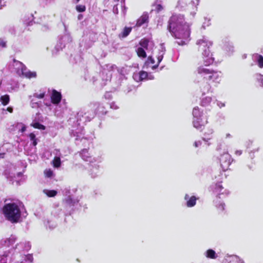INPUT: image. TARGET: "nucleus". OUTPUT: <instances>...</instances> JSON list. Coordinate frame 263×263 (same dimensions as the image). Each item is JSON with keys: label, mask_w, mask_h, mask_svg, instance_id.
<instances>
[{"label": "nucleus", "mask_w": 263, "mask_h": 263, "mask_svg": "<svg viewBox=\"0 0 263 263\" xmlns=\"http://www.w3.org/2000/svg\"><path fill=\"white\" fill-rule=\"evenodd\" d=\"M196 44L199 46V50L202 53L204 63V65L200 66L197 68L198 73L210 82L216 84H219L222 77L221 72L208 68L214 62V58L209 50L210 47L212 45V42L203 36L202 39L198 40Z\"/></svg>", "instance_id": "f257e3e1"}, {"label": "nucleus", "mask_w": 263, "mask_h": 263, "mask_svg": "<svg viewBox=\"0 0 263 263\" xmlns=\"http://www.w3.org/2000/svg\"><path fill=\"white\" fill-rule=\"evenodd\" d=\"M168 29L172 35L179 40L177 41L178 45H183L189 41L190 29L189 25L184 22L183 15H173L168 22Z\"/></svg>", "instance_id": "f03ea898"}, {"label": "nucleus", "mask_w": 263, "mask_h": 263, "mask_svg": "<svg viewBox=\"0 0 263 263\" xmlns=\"http://www.w3.org/2000/svg\"><path fill=\"white\" fill-rule=\"evenodd\" d=\"M95 116V111L92 109H83L79 111L77 114V124L79 126L76 129H72L70 132L71 136L76 137V140H82L84 137L83 126L81 123H85L90 121Z\"/></svg>", "instance_id": "7ed1b4c3"}, {"label": "nucleus", "mask_w": 263, "mask_h": 263, "mask_svg": "<svg viewBox=\"0 0 263 263\" xmlns=\"http://www.w3.org/2000/svg\"><path fill=\"white\" fill-rule=\"evenodd\" d=\"M61 93L55 90H53L51 95V102H47L44 100V103L46 106L50 108L52 104L55 105L54 108L55 115L57 116H60L67 108L66 104L65 102H63L59 104L61 102Z\"/></svg>", "instance_id": "20e7f679"}, {"label": "nucleus", "mask_w": 263, "mask_h": 263, "mask_svg": "<svg viewBox=\"0 0 263 263\" xmlns=\"http://www.w3.org/2000/svg\"><path fill=\"white\" fill-rule=\"evenodd\" d=\"M3 211L7 220L12 223L18 222L21 218V210L17 204L14 202L6 204Z\"/></svg>", "instance_id": "39448f33"}, {"label": "nucleus", "mask_w": 263, "mask_h": 263, "mask_svg": "<svg viewBox=\"0 0 263 263\" xmlns=\"http://www.w3.org/2000/svg\"><path fill=\"white\" fill-rule=\"evenodd\" d=\"M12 66L13 67L15 71L20 76H24L29 79L36 78V73L35 71L28 70L26 67L18 61L13 59Z\"/></svg>", "instance_id": "423d86ee"}, {"label": "nucleus", "mask_w": 263, "mask_h": 263, "mask_svg": "<svg viewBox=\"0 0 263 263\" xmlns=\"http://www.w3.org/2000/svg\"><path fill=\"white\" fill-rule=\"evenodd\" d=\"M193 126L197 129H201L202 127L207 123L206 121H204L202 118V112L200 111L198 107H195L193 110Z\"/></svg>", "instance_id": "0eeeda50"}, {"label": "nucleus", "mask_w": 263, "mask_h": 263, "mask_svg": "<svg viewBox=\"0 0 263 263\" xmlns=\"http://www.w3.org/2000/svg\"><path fill=\"white\" fill-rule=\"evenodd\" d=\"M63 24L65 28V33L60 37L59 41L55 46L54 50H56L57 52L61 50L67 45L72 42V38L70 34L67 32V27L65 24Z\"/></svg>", "instance_id": "6e6552de"}, {"label": "nucleus", "mask_w": 263, "mask_h": 263, "mask_svg": "<svg viewBox=\"0 0 263 263\" xmlns=\"http://www.w3.org/2000/svg\"><path fill=\"white\" fill-rule=\"evenodd\" d=\"M220 165L223 171L227 170L230 165L232 159L231 155L228 153H224L221 155L219 158Z\"/></svg>", "instance_id": "1a4fd4ad"}, {"label": "nucleus", "mask_w": 263, "mask_h": 263, "mask_svg": "<svg viewBox=\"0 0 263 263\" xmlns=\"http://www.w3.org/2000/svg\"><path fill=\"white\" fill-rule=\"evenodd\" d=\"M210 190L218 195L223 194H228L229 192L226 190H223V187L220 183L212 184L210 186Z\"/></svg>", "instance_id": "9d476101"}, {"label": "nucleus", "mask_w": 263, "mask_h": 263, "mask_svg": "<svg viewBox=\"0 0 263 263\" xmlns=\"http://www.w3.org/2000/svg\"><path fill=\"white\" fill-rule=\"evenodd\" d=\"M16 240V237L11 235L10 237L3 238L0 240V246L9 247L13 245Z\"/></svg>", "instance_id": "9b49d317"}, {"label": "nucleus", "mask_w": 263, "mask_h": 263, "mask_svg": "<svg viewBox=\"0 0 263 263\" xmlns=\"http://www.w3.org/2000/svg\"><path fill=\"white\" fill-rule=\"evenodd\" d=\"M80 156L82 159L85 161H89L90 163H93L96 161L95 158H92L90 154L88 152V149L84 148L80 152Z\"/></svg>", "instance_id": "f8f14e48"}, {"label": "nucleus", "mask_w": 263, "mask_h": 263, "mask_svg": "<svg viewBox=\"0 0 263 263\" xmlns=\"http://www.w3.org/2000/svg\"><path fill=\"white\" fill-rule=\"evenodd\" d=\"M198 199V198L195 197V196H192L190 197L189 194H185L184 196V200L186 201V205L188 208L193 207L196 205V200Z\"/></svg>", "instance_id": "ddd939ff"}, {"label": "nucleus", "mask_w": 263, "mask_h": 263, "mask_svg": "<svg viewBox=\"0 0 263 263\" xmlns=\"http://www.w3.org/2000/svg\"><path fill=\"white\" fill-rule=\"evenodd\" d=\"M165 52V48L163 44H161L160 46L159 49V52L157 56V60H158V64L156 65H154L152 67L153 69H156L158 66L159 63L161 62V61L162 60L163 55Z\"/></svg>", "instance_id": "4468645a"}, {"label": "nucleus", "mask_w": 263, "mask_h": 263, "mask_svg": "<svg viewBox=\"0 0 263 263\" xmlns=\"http://www.w3.org/2000/svg\"><path fill=\"white\" fill-rule=\"evenodd\" d=\"M89 170V174L91 178H95L99 176V165L97 164L91 165Z\"/></svg>", "instance_id": "2eb2a0df"}, {"label": "nucleus", "mask_w": 263, "mask_h": 263, "mask_svg": "<svg viewBox=\"0 0 263 263\" xmlns=\"http://www.w3.org/2000/svg\"><path fill=\"white\" fill-rule=\"evenodd\" d=\"M224 263H245L243 260L237 255L227 256L224 260Z\"/></svg>", "instance_id": "dca6fc26"}, {"label": "nucleus", "mask_w": 263, "mask_h": 263, "mask_svg": "<svg viewBox=\"0 0 263 263\" xmlns=\"http://www.w3.org/2000/svg\"><path fill=\"white\" fill-rule=\"evenodd\" d=\"M5 174L6 177L11 181L19 182L18 178L21 177L23 175L21 172L17 173L16 174L13 173H9L7 171H5Z\"/></svg>", "instance_id": "f3484780"}, {"label": "nucleus", "mask_w": 263, "mask_h": 263, "mask_svg": "<svg viewBox=\"0 0 263 263\" xmlns=\"http://www.w3.org/2000/svg\"><path fill=\"white\" fill-rule=\"evenodd\" d=\"M203 254L205 257L209 259H216L219 257L218 253L212 249H208Z\"/></svg>", "instance_id": "a211bd4d"}, {"label": "nucleus", "mask_w": 263, "mask_h": 263, "mask_svg": "<svg viewBox=\"0 0 263 263\" xmlns=\"http://www.w3.org/2000/svg\"><path fill=\"white\" fill-rule=\"evenodd\" d=\"M31 245L29 242H20L16 246V249L19 250L28 251L30 249Z\"/></svg>", "instance_id": "6ab92c4d"}, {"label": "nucleus", "mask_w": 263, "mask_h": 263, "mask_svg": "<svg viewBox=\"0 0 263 263\" xmlns=\"http://www.w3.org/2000/svg\"><path fill=\"white\" fill-rule=\"evenodd\" d=\"M30 99V106L32 108H41L42 106V103L41 101H37L36 99L34 98H31L32 96H30L29 97Z\"/></svg>", "instance_id": "aec40b11"}, {"label": "nucleus", "mask_w": 263, "mask_h": 263, "mask_svg": "<svg viewBox=\"0 0 263 263\" xmlns=\"http://www.w3.org/2000/svg\"><path fill=\"white\" fill-rule=\"evenodd\" d=\"M148 16L147 13H144L137 22L136 26L140 27L147 22Z\"/></svg>", "instance_id": "412c9836"}, {"label": "nucleus", "mask_w": 263, "mask_h": 263, "mask_svg": "<svg viewBox=\"0 0 263 263\" xmlns=\"http://www.w3.org/2000/svg\"><path fill=\"white\" fill-rule=\"evenodd\" d=\"M162 0H156L155 3L153 5L154 9L157 13L160 12L163 9V7L162 5Z\"/></svg>", "instance_id": "4be33fe9"}, {"label": "nucleus", "mask_w": 263, "mask_h": 263, "mask_svg": "<svg viewBox=\"0 0 263 263\" xmlns=\"http://www.w3.org/2000/svg\"><path fill=\"white\" fill-rule=\"evenodd\" d=\"M253 59L257 62L258 65L260 68H263V57L258 53L253 55Z\"/></svg>", "instance_id": "5701e85b"}, {"label": "nucleus", "mask_w": 263, "mask_h": 263, "mask_svg": "<svg viewBox=\"0 0 263 263\" xmlns=\"http://www.w3.org/2000/svg\"><path fill=\"white\" fill-rule=\"evenodd\" d=\"M139 44H140V46H141V47H142L143 49H145L146 50L148 49V46H153V44L152 42H151L146 39H142L140 41Z\"/></svg>", "instance_id": "b1692460"}, {"label": "nucleus", "mask_w": 263, "mask_h": 263, "mask_svg": "<svg viewBox=\"0 0 263 263\" xmlns=\"http://www.w3.org/2000/svg\"><path fill=\"white\" fill-rule=\"evenodd\" d=\"M132 31L131 27H125L123 31L119 34V37L123 39L127 37Z\"/></svg>", "instance_id": "393cba45"}, {"label": "nucleus", "mask_w": 263, "mask_h": 263, "mask_svg": "<svg viewBox=\"0 0 263 263\" xmlns=\"http://www.w3.org/2000/svg\"><path fill=\"white\" fill-rule=\"evenodd\" d=\"M46 95V91L44 89H41L39 91L35 92L32 97L35 99H43Z\"/></svg>", "instance_id": "a878e982"}, {"label": "nucleus", "mask_w": 263, "mask_h": 263, "mask_svg": "<svg viewBox=\"0 0 263 263\" xmlns=\"http://www.w3.org/2000/svg\"><path fill=\"white\" fill-rule=\"evenodd\" d=\"M10 251H7L4 252L2 255H0V263H7V261L9 257Z\"/></svg>", "instance_id": "bb28decb"}, {"label": "nucleus", "mask_w": 263, "mask_h": 263, "mask_svg": "<svg viewBox=\"0 0 263 263\" xmlns=\"http://www.w3.org/2000/svg\"><path fill=\"white\" fill-rule=\"evenodd\" d=\"M223 48L229 52H232L234 50V47L232 43L228 41H225L224 43Z\"/></svg>", "instance_id": "cd10ccee"}, {"label": "nucleus", "mask_w": 263, "mask_h": 263, "mask_svg": "<svg viewBox=\"0 0 263 263\" xmlns=\"http://www.w3.org/2000/svg\"><path fill=\"white\" fill-rule=\"evenodd\" d=\"M65 201L69 206H74L78 202L77 200L73 199L70 196H68Z\"/></svg>", "instance_id": "c85d7f7f"}, {"label": "nucleus", "mask_w": 263, "mask_h": 263, "mask_svg": "<svg viewBox=\"0 0 263 263\" xmlns=\"http://www.w3.org/2000/svg\"><path fill=\"white\" fill-rule=\"evenodd\" d=\"M213 133V130L212 129H209L207 133H205L202 138L203 140L205 142H208L209 140L212 139Z\"/></svg>", "instance_id": "c756f323"}, {"label": "nucleus", "mask_w": 263, "mask_h": 263, "mask_svg": "<svg viewBox=\"0 0 263 263\" xmlns=\"http://www.w3.org/2000/svg\"><path fill=\"white\" fill-rule=\"evenodd\" d=\"M43 193L49 197H53L57 195V191L55 190H49L47 189H44Z\"/></svg>", "instance_id": "7c9ffc66"}, {"label": "nucleus", "mask_w": 263, "mask_h": 263, "mask_svg": "<svg viewBox=\"0 0 263 263\" xmlns=\"http://www.w3.org/2000/svg\"><path fill=\"white\" fill-rule=\"evenodd\" d=\"M4 31L6 32H9L11 34H14L15 33V29L14 26L12 25H8L5 27Z\"/></svg>", "instance_id": "2f4dec72"}, {"label": "nucleus", "mask_w": 263, "mask_h": 263, "mask_svg": "<svg viewBox=\"0 0 263 263\" xmlns=\"http://www.w3.org/2000/svg\"><path fill=\"white\" fill-rule=\"evenodd\" d=\"M10 101V98L9 95H5L4 96H2L0 98V101L1 102L2 104L4 105H7Z\"/></svg>", "instance_id": "473e14b6"}, {"label": "nucleus", "mask_w": 263, "mask_h": 263, "mask_svg": "<svg viewBox=\"0 0 263 263\" xmlns=\"http://www.w3.org/2000/svg\"><path fill=\"white\" fill-rule=\"evenodd\" d=\"M137 53L138 57L140 58H144L146 57L145 49H143L142 47H138L137 49Z\"/></svg>", "instance_id": "72a5a7b5"}, {"label": "nucleus", "mask_w": 263, "mask_h": 263, "mask_svg": "<svg viewBox=\"0 0 263 263\" xmlns=\"http://www.w3.org/2000/svg\"><path fill=\"white\" fill-rule=\"evenodd\" d=\"M212 101V98L209 97H206L203 98L201 101V105L203 106H208Z\"/></svg>", "instance_id": "f704fd0d"}, {"label": "nucleus", "mask_w": 263, "mask_h": 263, "mask_svg": "<svg viewBox=\"0 0 263 263\" xmlns=\"http://www.w3.org/2000/svg\"><path fill=\"white\" fill-rule=\"evenodd\" d=\"M45 225L46 228H48L50 230H52L55 228L57 226V224L55 222L51 220H47L45 222Z\"/></svg>", "instance_id": "c9c22d12"}, {"label": "nucleus", "mask_w": 263, "mask_h": 263, "mask_svg": "<svg viewBox=\"0 0 263 263\" xmlns=\"http://www.w3.org/2000/svg\"><path fill=\"white\" fill-rule=\"evenodd\" d=\"M215 204L216 208L220 211H223L224 210L225 204L221 201H215Z\"/></svg>", "instance_id": "e433bc0d"}, {"label": "nucleus", "mask_w": 263, "mask_h": 263, "mask_svg": "<svg viewBox=\"0 0 263 263\" xmlns=\"http://www.w3.org/2000/svg\"><path fill=\"white\" fill-rule=\"evenodd\" d=\"M211 89V87L210 85L208 83L205 84L203 86L201 87V90L202 92L203 95L205 94L206 93L209 92Z\"/></svg>", "instance_id": "4c0bfd02"}, {"label": "nucleus", "mask_w": 263, "mask_h": 263, "mask_svg": "<svg viewBox=\"0 0 263 263\" xmlns=\"http://www.w3.org/2000/svg\"><path fill=\"white\" fill-rule=\"evenodd\" d=\"M61 162L60 158L54 157L52 160V164L54 167L58 168L61 166Z\"/></svg>", "instance_id": "58836bf2"}, {"label": "nucleus", "mask_w": 263, "mask_h": 263, "mask_svg": "<svg viewBox=\"0 0 263 263\" xmlns=\"http://www.w3.org/2000/svg\"><path fill=\"white\" fill-rule=\"evenodd\" d=\"M31 125L35 128H37V129H45V126L40 124L39 122L32 123L31 124Z\"/></svg>", "instance_id": "ea45409f"}, {"label": "nucleus", "mask_w": 263, "mask_h": 263, "mask_svg": "<svg viewBox=\"0 0 263 263\" xmlns=\"http://www.w3.org/2000/svg\"><path fill=\"white\" fill-rule=\"evenodd\" d=\"M44 174L46 177L52 178L53 176V171L50 169H46L44 171Z\"/></svg>", "instance_id": "a19ab883"}, {"label": "nucleus", "mask_w": 263, "mask_h": 263, "mask_svg": "<svg viewBox=\"0 0 263 263\" xmlns=\"http://www.w3.org/2000/svg\"><path fill=\"white\" fill-rule=\"evenodd\" d=\"M154 59L152 57H149L144 64V68L149 66L150 64H154Z\"/></svg>", "instance_id": "79ce46f5"}, {"label": "nucleus", "mask_w": 263, "mask_h": 263, "mask_svg": "<svg viewBox=\"0 0 263 263\" xmlns=\"http://www.w3.org/2000/svg\"><path fill=\"white\" fill-rule=\"evenodd\" d=\"M29 138L31 141H32V144L35 146L37 144L36 139L35 138V135L33 133L30 134Z\"/></svg>", "instance_id": "37998d69"}, {"label": "nucleus", "mask_w": 263, "mask_h": 263, "mask_svg": "<svg viewBox=\"0 0 263 263\" xmlns=\"http://www.w3.org/2000/svg\"><path fill=\"white\" fill-rule=\"evenodd\" d=\"M139 74L140 76V78L142 81L147 79V77H148V73L145 71H141L139 72Z\"/></svg>", "instance_id": "c03bdc74"}, {"label": "nucleus", "mask_w": 263, "mask_h": 263, "mask_svg": "<svg viewBox=\"0 0 263 263\" xmlns=\"http://www.w3.org/2000/svg\"><path fill=\"white\" fill-rule=\"evenodd\" d=\"M86 7L84 5H79L76 6V10L80 12H82L85 11Z\"/></svg>", "instance_id": "a18cd8bd"}, {"label": "nucleus", "mask_w": 263, "mask_h": 263, "mask_svg": "<svg viewBox=\"0 0 263 263\" xmlns=\"http://www.w3.org/2000/svg\"><path fill=\"white\" fill-rule=\"evenodd\" d=\"M25 260L26 261H27V262H32L33 260V258L32 255L30 254H27L25 257Z\"/></svg>", "instance_id": "49530a36"}, {"label": "nucleus", "mask_w": 263, "mask_h": 263, "mask_svg": "<svg viewBox=\"0 0 263 263\" xmlns=\"http://www.w3.org/2000/svg\"><path fill=\"white\" fill-rule=\"evenodd\" d=\"M7 46V41L3 39H0V49L5 48Z\"/></svg>", "instance_id": "de8ad7c7"}, {"label": "nucleus", "mask_w": 263, "mask_h": 263, "mask_svg": "<svg viewBox=\"0 0 263 263\" xmlns=\"http://www.w3.org/2000/svg\"><path fill=\"white\" fill-rule=\"evenodd\" d=\"M53 154L54 155V157H59L60 158L61 157V153H60V151L59 149H54V151H53Z\"/></svg>", "instance_id": "09e8293b"}, {"label": "nucleus", "mask_w": 263, "mask_h": 263, "mask_svg": "<svg viewBox=\"0 0 263 263\" xmlns=\"http://www.w3.org/2000/svg\"><path fill=\"white\" fill-rule=\"evenodd\" d=\"M133 78L135 81L137 82L142 81L139 73H134L133 75Z\"/></svg>", "instance_id": "8fccbe9b"}, {"label": "nucleus", "mask_w": 263, "mask_h": 263, "mask_svg": "<svg viewBox=\"0 0 263 263\" xmlns=\"http://www.w3.org/2000/svg\"><path fill=\"white\" fill-rule=\"evenodd\" d=\"M258 81L260 82L262 86H263V75L261 74H257V78Z\"/></svg>", "instance_id": "3c124183"}, {"label": "nucleus", "mask_w": 263, "mask_h": 263, "mask_svg": "<svg viewBox=\"0 0 263 263\" xmlns=\"http://www.w3.org/2000/svg\"><path fill=\"white\" fill-rule=\"evenodd\" d=\"M105 66H106V68L104 69V71H103V73L105 72V69L109 70H111V69H113L115 67V65H109V64L106 65Z\"/></svg>", "instance_id": "603ef678"}, {"label": "nucleus", "mask_w": 263, "mask_h": 263, "mask_svg": "<svg viewBox=\"0 0 263 263\" xmlns=\"http://www.w3.org/2000/svg\"><path fill=\"white\" fill-rule=\"evenodd\" d=\"M110 107L111 108L114 109H117L119 108L118 106L116 104L115 102H111L110 104Z\"/></svg>", "instance_id": "864d4df0"}, {"label": "nucleus", "mask_w": 263, "mask_h": 263, "mask_svg": "<svg viewBox=\"0 0 263 263\" xmlns=\"http://www.w3.org/2000/svg\"><path fill=\"white\" fill-rule=\"evenodd\" d=\"M201 144H202V142L201 141H197L194 143V146L195 147H198L199 146H200L201 145Z\"/></svg>", "instance_id": "5fc2aeb1"}, {"label": "nucleus", "mask_w": 263, "mask_h": 263, "mask_svg": "<svg viewBox=\"0 0 263 263\" xmlns=\"http://www.w3.org/2000/svg\"><path fill=\"white\" fill-rule=\"evenodd\" d=\"M6 3L5 0H0V9H2L3 7L6 6Z\"/></svg>", "instance_id": "6e6d98bb"}, {"label": "nucleus", "mask_w": 263, "mask_h": 263, "mask_svg": "<svg viewBox=\"0 0 263 263\" xmlns=\"http://www.w3.org/2000/svg\"><path fill=\"white\" fill-rule=\"evenodd\" d=\"M205 21H207V22H204L202 25V27L205 28V26H208L210 25V20H205Z\"/></svg>", "instance_id": "4d7b16f0"}, {"label": "nucleus", "mask_w": 263, "mask_h": 263, "mask_svg": "<svg viewBox=\"0 0 263 263\" xmlns=\"http://www.w3.org/2000/svg\"><path fill=\"white\" fill-rule=\"evenodd\" d=\"M198 4H199V0H195V1H192L191 4L192 6L195 5V7L196 8V6L198 5Z\"/></svg>", "instance_id": "13d9d810"}, {"label": "nucleus", "mask_w": 263, "mask_h": 263, "mask_svg": "<svg viewBox=\"0 0 263 263\" xmlns=\"http://www.w3.org/2000/svg\"><path fill=\"white\" fill-rule=\"evenodd\" d=\"M18 87H19L18 84L17 83H16L14 86L11 87V88L12 90H16L18 89Z\"/></svg>", "instance_id": "bf43d9fd"}, {"label": "nucleus", "mask_w": 263, "mask_h": 263, "mask_svg": "<svg viewBox=\"0 0 263 263\" xmlns=\"http://www.w3.org/2000/svg\"><path fill=\"white\" fill-rule=\"evenodd\" d=\"M235 155H236L237 156H240L242 154V151H241V150H237V151H235Z\"/></svg>", "instance_id": "052dcab7"}, {"label": "nucleus", "mask_w": 263, "mask_h": 263, "mask_svg": "<svg viewBox=\"0 0 263 263\" xmlns=\"http://www.w3.org/2000/svg\"><path fill=\"white\" fill-rule=\"evenodd\" d=\"M217 104L220 108H221L222 107H223L225 105L223 103H221L220 102H217Z\"/></svg>", "instance_id": "680f3d73"}, {"label": "nucleus", "mask_w": 263, "mask_h": 263, "mask_svg": "<svg viewBox=\"0 0 263 263\" xmlns=\"http://www.w3.org/2000/svg\"><path fill=\"white\" fill-rule=\"evenodd\" d=\"M110 76H111V73H110L109 72L108 73H106V78L105 79L106 81L110 80Z\"/></svg>", "instance_id": "e2e57ef3"}, {"label": "nucleus", "mask_w": 263, "mask_h": 263, "mask_svg": "<svg viewBox=\"0 0 263 263\" xmlns=\"http://www.w3.org/2000/svg\"><path fill=\"white\" fill-rule=\"evenodd\" d=\"M49 26H48V25H44V26L43 27L42 29H43V30H44V31H46V30H47V29H49Z\"/></svg>", "instance_id": "0e129e2a"}, {"label": "nucleus", "mask_w": 263, "mask_h": 263, "mask_svg": "<svg viewBox=\"0 0 263 263\" xmlns=\"http://www.w3.org/2000/svg\"><path fill=\"white\" fill-rule=\"evenodd\" d=\"M232 137V136L229 133H228L226 135V139L231 138Z\"/></svg>", "instance_id": "69168bd1"}, {"label": "nucleus", "mask_w": 263, "mask_h": 263, "mask_svg": "<svg viewBox=\"0 0 263 263\" xmlns=\"http://www.w3.org/2000/svg\"><path fill=\"white\" fill-rule=\"evenodd\" d=\"M7 110L10 112H12L13 111V108L12 107H8L7 108Z\"/></svg>", "instance_id": "338daca9"}, {"label": "nucleus", "mask_w": 263, "mask_h": 263, "mask_svg": "<svg viewBox=\"0 0 263 263\" xmlns=\"http://www.w3.org/2000/svg\"><path fill=\"white\" fill-rule=\"evenodd\" d=\"M154 79V77L152 75H151V74L148 75V77H147V79L152 80V79Z\"/></svg>", "instance_id": "774afa93"}]
</instances>
